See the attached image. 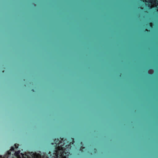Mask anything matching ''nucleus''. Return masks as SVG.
Here are the masks:
<instances>
[{
  "label": "nucleus",
  "mask_w": 158,
  "mask_h": 158,
  "mask_svg": "<svg viewBox=\"0 0 158 158\" xmlns=\"http://www.w3.org/2000/svg\"><path fill=\"white\" fill-rule=\"evenodd\" d=\"M143 1L145 3L146 6L149 9L152 7H156L157 11L158 12V0H144Z\"/></svg>",
  "instance_id": "nucleus-1"
},
{
  "label": "nucleus",
  "mask_w": 158,
  "mask_h": 158,
  "mask_svg": "<svg viewBox=\"0 0 158 158\" xmlns=\"http://www.w3.org/2000/svg\"><path fill=\"white\" fill-rule=\"evenodd\" d=\"M14 147H11V148L10 149V150L7 152V153H8V155H9L11 154V152L10 151H12L13 152V153H14Z\"/></svg>",
  "instance_id": "nucleus-2"
},
{
  "label": "nucleus",
  "mask_w": 158,
  "mask_h": 158,
  "mask_svg": "<svg viewBox=\"0 0 158 158\" xmlns=\"http://www.w3.org/2000/svg\"><path fill=\"white\" fill-rule=\"evenodd\" d=\"M20 150H19L18 151H15V154L16 156H17L18 154H19L20 153Z\"/></svg>",
  "instance_id": "nucleus-3"
},
{
  "label": "nucleus",
  "mask_w": 158,
  "mask_h": 158,
  "mask_svg": "<svg viewBox=\"0 0 158 158\" xmlns=\"http://www.w3.org/2000/svg\"><path fill=\"white\" fill-rule=\"evenodd\" d=\"M153 72V71L152 69H150V70H149V71H148V73H149L150 74H152Z\"/></svg>",
  "instance_id": "nucleus-4"
},
{
  "label": "nucleus",
  "mask_w": 158,
  "mask_h": 158,
  "mask_svg": "<svg viewBox=\"0 0 158 158\" xmlns=\"http://www.w3.org/2000/svg\"><path fill=\"white\" fill-rule=\"evenodd\" d=\"M149 25H150V27L151 28H152V23H150Z\"/></svg>",
  "instance_id": "nucleus-5"
},
{
  "label": "nucleus",
  "mask_w": 158,
  "mask_h": 158,
  "mask_svg": "<svg viewBox=\"0 0 158 158\" xmlns=\"http://www.w3.org/2000/svg\"><path fill=\"white\" fill-rule=\"evenodd\" d=\"M83 148H84L83 147H81V148H80V151H82V149H83Z\"/></svg>",
  "instance_id": "nucleus-6"
},
{
  "label": "nucleus",
  "mask_w": 158,
  "mask_h": 158,
  "mask_svg": "<svg viewBox=\"0 0 158 158\" xmlns=\"http://www.w3.org/2000/svg\"><path fill=\"white\" fill-rule=\"evenodd\" d=\"M15 148H18V146H17V144H15Z\"/></svg>",
  "instance_id": "nucleus-7"
},
{
  "label": "nucleus",
  "mask_w": 158,
  "mask_h": 158,
  "mask_svg": "<svg viewBox=\"0 0 158 158\" xmlns=\"http://www.w3.org/2000/svg\"><path fill=\"white\" fill-rule=\"evenodd\" d=\"M21 154L23 157H24V154H23L22 153H21Z\"/></svg>",
  "instance_id": "nucleus-8"
},
{
  "label": "nucleus",
  "mask_w": 158,
  "mask_h": 158,
  "mask_svg": "<svg viewBox=\"0 0 158 158\" xmlns=\"http://www.w3.org/2000/svg\"><path fill=\"white\" fill-rule=\"evenodd\" d=\"M49 154H51V152H49V153H48Z\"/></svg>",
  "instance_id": "nucleus-9"
},
{
  "label": "nucleus",
  "mask_w": 158,
  "mask_h": 158,
  "mask_svg": "<svg viewBox=\"0 0 158 158\" xmlns=\"http://www.w3.org/2000/svg\"><path fill=\"white\" fill-rule=\"evenodd\" d=\"M0 158H2V156H0Z\"/></svg>",
  "instance_id": "nucleus-10"
},
{
  "label": "nucleus",
  "mask_w": 158,
  "mask_h": 158,
  "mask_svg": "<svg viewBox=\"0 0 158 158\" xmlns=\"http://www.w3.org/2000/svg\"><path fill=\"white\" fill-rule=\"evenodd\" d=\"M50 156H52L51 154H50Z\"/></svg>",
  "instance_id": "nucleus-11"
},
{
  "label": "nucleus",
  "mask_w": 158,
  "mask_h": 158,
  "mask_svg": "<svg viewBox=\"0 0 158 158\" xmlns=\"http://www.w3.org/2000/svg\"><path fill=\"white\" fill-rule=\"evenodd\" d=\"M146 31H148V30L147 29H146Z\"/></svg>",
  "instance_id": "nucleus-12"
}]
</instances>
